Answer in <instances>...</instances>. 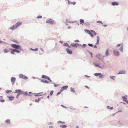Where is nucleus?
<instances>
[{
  "label": "nucleus",
  "mask_w": 128,
  "mask_h": 128,
  "mask_svg": "<svg viewBox=\"0 0 128 128\" xmlns=\"http://www.w3.org/2000/svg\"><path fill=\"white\" fill-rule=\"evenodd\" d=\"M68 88V86H64L61 88L60 90L62 92L64 90H66L67 88Z\"/></svg>",
  "instance_id": "14"
},
{
  "label": "nucleus",
  "mask_w": 128,
  "mask_h": 128,
  "mask_svg": "<svg viewBox=\"0 0 128 128\" xmlns=\"http://www.w3.org/2000/svg\"><path fill=\"white\" fill-rule=\"evenodd\" d=\"M40 81L42 82L45 83L46 84H48L50 83L48 81L46 80H40Z\"/></svg>",
  "instance_id": "17"
},
{
  "label": "nucleus",
  "mask_w": 128,
  "mask_h": 128,
  "mask_svg": "<svg viewBox=\"0 0 128 128\" xmlns=\"http://www.w3.org/2000/svg\"><path fill=\"white\" fill-rule=\"evenodd\" d=\"M22 24V22H18L15 25H13L11 27L9 28V29L12 30H15L20 26Z\"/></svg>",
  "instance_id": "1"
},
{
  "label": "nucleus",
  "mask_w": 128,
  "mask_h": 128,
  "mask_svg": "<svg viewBox=\"0 0 128 128\" xmlns=\"http://www.w3.org/2000/svg\"><path fill=\"white\" fill-rule=\"evenodd\" d=\"M62 121H59L57 122V123L58 124H60L61 123L62 124Z\"/></svg>",
  "instance_id": "45"
},
{
  "label": "nucleus",
  "mask_w": 128,
  "mask_h": 128,
  "mask_svg": "<svg viewBox=\"0 0 128 128\" xmlns=\"http://www.w3.org/2000/svg\"><path fill=\"white\" fill-rule=\"evenodd\" d=\"M93 46V47L94 48H97V46L96 45H94V46Z\"/></svg>",
  "instance_id": "61"
},
{
  "label": "nucleus",
  "mask_w": 128,
  "mask_h": 128,
  "mask_svg": "<svg viewBox=\"0 0 128 128\" xmlns=\"http://www.w3.org/2000/svg\"><path fill=\"white\" fill-rule=\"evenodd\" d=\"M122 46L120 47V48L119 49V50H120L122 52H123V44H122Z\"/></svg>",
  "instance_id": "18"
},
{
  "label": "nucleus",
  "mask_w": 128,
  "mask_h": 128,
  "mask_svg": "<svg viewBox=\"0 0 128 128\" xmlns=\"http://www.w3.org/2000/svg\"><path fill=\"white\" fill-rule=\"evenodd\" d=\"M17 92L20 93V94H23L24 93V92L20 89L16 90H15V92H13V93H17Z\"/></svg>",
  "instance_id": "5"
},
{
  "label": "nucleus",
  "mask_w": 128,
  "mask_h": 128,
  "mask_svg": "<svg viewBox=\"0 0 128 128\" xmlns=\"http://www.w3.org/2000/svg\"><path fill=\"white\" fill-rule=\"evenodd\" d=\"M4 52H5L6 53H7L8 52V50L7 49H5L4 50Z\"/></svg>",
  "instance_id": "41"
},
{
  "label": "nucleus",
  "mask_w": 128,
  "mask_h": 128,
  "mask_svg": "<svg viewBox=\"0 0 128 128\" xmlns=\"http://www.w3.org/2000/svg\"><path fill=\"white\" fill-rule=\"evenodd\" d=\"M85 87L86 88H88V89H89V88H89L88 87V86H85Z\"/></svg>",
  "instance_id": "63"
},
{
  "label": "nucleus",
  "mask_w": 128,
  "mask_h": 128,
  "mask_svg": "<svg viewBox=\"0 0 128 128\" xmlns=\"http://www.w3.org/2000/svg\"><path fill=\"white\" fill-rule=\"evenodd\" d=\"M88 52L90 54L91 57L92 58L93 56H92V52H90L89 51H88Z\"/></svg>",
  "instance_id": "44"
},
{
  "label": "nucleus",
  "mask_w": 128,
  "mask_h": 128,
  "mask_svg": "<svg viewBox=\"0 0 128 128\" xmlns=\"http://www.w3.org/2000/svg\"><path fill=\"white\" fill-rule=\"evenodd\" d=\"M24 94L26 96H32L31 95H29L28 94V92L27 91L24 92Z\"/></svg>",
  "instance_id": "23"
},
{
  "label": "nucleus",
  "mask_w": 128,
  "mask_h": 128,
  "mask_svg": "<svg viewBox=\"0 0 128 128\" xmlns=\"http://www.w3.org/2000/svg\"><path fill=\"white\" fill-rule=\"evenodd\" d=\"M68 44L67 42H66L64 44H63V46H66L67 47Z\"/></svg>",
  "instance_id": "36"
},
{
  "label": "nucleus",
  "mask_w": 128,
  "mask_h": 128,
  "mask_svg": "<svg viewBox=\"0 0 128 128\" xmlns=\"http://www.w3.org/2000/svg\"><path fill=\"white\" fill-rule=\"evenodd\" d=\"M94 32V30H90V32H91L92 33H93Z\"/></svg>",
  "instance_id": "62"
},
{
  "label": "nucleus",
  "mask_w": 128,
  "mask_h": 128,
  "mask_svg": "<svg viewBox=\"0 0 128 128\" xmlns=\"http://www.w3.org/2000/svg\"><path fill=\"white\" fill-rule=\"evenodd\" d=\"M96 57H97L100 60H103V59H102V55L101 54H96Z\"/></svg>",
  "instance_id": "8"
},
{
  "label": "nucleus",
  "mask_w": 128,
  "mask_h": 128,
  "mask_svg": "<svg viewBox=\"0 0 128 128\" xmlns=\"http://www.w3.org/2000/svg\"><path fill=\"white\" fill-rule=\"evenodd\" d=\"M74 42H78L79 40H74Z\"/></svg>",
  "instance_id": "60"
},
{
  "label": "nucleus",
  "mask_w": 128,
  "mask_h": 128,
  "mask_svg": "<svg viewBox=\"0 0 128 128\" xmlns=\"http://www.w3.org/2000/svg\"><path fill=\"white\" fill-rule=\"evenodd\" d=\"M126 71L125 70H122L120 71L118 73V74H125L126 73Z\"/></svg>",
  "instance_id": "11"
},
{
  "label": "nucleus",
  "mask_w": 128,
  "mask_h": 128,
  "mask_svg": "<svg viewBox=\"0 0 128 128\" xmlns=\"http://www.w3.org/2000/svg\"><path fill=\"white\" fill-rule=\"evenodd\" d=\"M88 45L89 46H90L91 47H93V45L92 44H91L88 43Z\"/></svg>",
  "instance_id": "43"
},
{
  "label": "nucleus",
  "mask_w": 128,
  "mask_h": 128,
  "mask_svg": "<svg viewBox=\"0 0 128 128\" xmlns=\"http://www.w3.org/2000/svg\"><path fill=\"white\" fill-rule=\"evenodd\" d=\"M80 45V44H79L78 43L71 44H70L71 46L75 48H76L77 46H79Z\"/></svg>",
  "instance_id": "10"
},
{
  "label": "nucleus",
  "mask_w": 128,
  "mask_h": 128,
  "mask_svg": "<svg viewBox=\"0 0 128 128\" xmlns=\"http://www.w3.org/2000/svg\"><path fill=\"white\" fill-rule=\"evenodd\" d=\"M14 52H16L18 53H19L20 52V51L17 50V49H14Z\"/></svg>",
  "instance_id": "25"
},
{
  "label": "nucleus",
  "mask_w": 128,
  "mask_h": 128,
  "mask_svg": "<svg viewBox=\"0 0 128 128\" xmlns=\"http://www.w3.org/2000/svg\"><path fill=\"white\" fill-rule=\"evenodd\" d=\"M113 109V107H111L110 108H109L110 110H111Z\"/></svg>",
  "instance_id": "64"
},
{
  "label": "nucleus",
  "mask_w": 128,
  "mask_h": 128,
  "mask_svg": "<svg viewBox=\"0 0 128 128\" xmlns=\"http://www.w3.org/2000/svg\"><path fill=\"white\" fill-rule=\"evenodd\" d=\"M109 50L108 49H107L106 50L105 52V54H106V57H107L108 56H110V54L108 52Z\"/></svg>",
  "instance_id": "12"
},
{
  "label": "nucleus",
  "mask_w": 128,
  "mask_h": 128,
  "mask_svg": "<svg viewBox=\"0 0 128 128\" xmlns=\"http://www.w3.org/2000/svg\"><path fill=\"white\" fill-rule=\"evenodd\" d=\"M12 41L13 42H14L16 43L19 44V42L17 40H13Z\"/></svg>",
  "instance_id": "39"
},
{
  "label": "nucleus",
  "mask_w": 128,
  "mask_h": 128,
  "mask_svg": "<svg viewBox=\"0 0 128 128\" xmlns=\"http://www.w3.org/2000/svg\"><path fill=\"white\" fill-rule=\"evenodd\" d=\"M99 44V42L98 41H97L96 42V45Z\"/></svg>",
  "instance_id": "58"
},
{
  "label": "nucleus",
  "mask_w": 128,
  "mask_h": 128,
  "mask_svg": "<svg viewBox=\"0 0 128 128\" xmlns=\"http://www.w3.org/2000/svg\"><path fill=\"white\" fill-rule=\"evenodd\" d=\"M66 23H72V22H70V21H69L68 20L66 19Z\"/></svg>",
  "instance_id": "33"
},
{
  "label": "nucleus",
  "mask_w": 128,
  "mask_h": 128,
  "mask_svg": "<svg viewBox=\"0 0 128 128\" xmlns=\"http://www.w3.org/2000/svg\"><path fill=\"white\" fill-rule=\"evenodd\" d=\"M0 101L1 102H5V100H0Z\"/></svg>",
  "instance_id": "54"
},
{
  "label": "nucleus",
  "mask_w": 128,
  "mask_h": 128,
  "mask_svg": "<svg viewBox=\"0 0 128 128\" xmlns=\"http://www.w3.org/2000/svg\"><path fill=\"white\" fill-rule=\"evenodd\" d=\"M47 77V76H46L43 75H42V78L46 79Z\"/></svg>",
  "instance_id": "30"
},
{
  "label": "nucleus",
  "mask_w": 128,
  "mask_h": 128,
  "mask_svg": "<svg viewBox=\"0 0 128 128\" xmlns=\"http://www.w3.org/2000/svg\"><path fill=\"white\" fill-rule=\"evenodd\" d=\"M42 93V92H41V93H38V94H34V95L35 96H40L42 95V94H41Z\"/></svg>",
  "instance_id": "16"
},
{
  "label": "nucleus",
  "mask_w": 128,
  "mask_h": 128,
  "mask_svg": "<svg viewBox=\"0 0 128 128\" xmlns=\"http://www.w3.org/2000/svg\"><path fill=\"white\" fill-rule=\"evenodd\" d=\"M92 34H94V36H96V34H97V33H96L94 31V32L92 33Z\"/></svg>",
  "instance_id": "51"
},
{
  "label": "nucleus",
  "mask_w": 128,
  "mask_h": 128,
  "mask_svg": "<svg viewBox=\"0 0 128 128\" xmlns=\"http://www.w3.org/2000/svg\"><path fill=\"white\" fill-rule=\"evenodd\" d=\"M89 34L90 36L92 37H93V36H94L93 35L92 33H91V32H90V33Z\"/></svg>",
  "instance_id": "53"
},
{
  "label": "nucleus",
  "mask_w": 128,
  "mask_h": 128,
  "mask_svg": "<svg viewBox=\"0 0 128 128\" xmlns=\"http://www.w3.org/2000/svg\"><path fill=\"white\" fill-rule=\"evenodd\" d=\"M70 109H72V110H76V108H70Z\"/></svg>",
  "instance_id": "59"
},
{
  "label": "nucleus",
  "mask_w": 128,
  "mask_h": 128,
  "mask_svg": "<svg viewBox=\"0 0 128 128\" xmlns=\"http://www.w3.org/2000/svg\"><path fill=\"white\" fill-rule=\"evenodd\" d=\"M14 52L13 50V51H11V53L12 54H14Z\"/></svg>",
  "instance_id": "55"
},
{
  "label": "nucleus",
  "mask_w": 128,
  "mask_h": 128,
  "mask_svg": "<svg viewBox=\"0 0 128 128\" xmlns=\"http://www.w3.org/2000/svg\"><path fill=\"white\" fill-rule=\"evenodd\" d=\"M112 5L113 6H118L119 4L118 2H112Z\"/></svg>",
  "instance_id": "13"
},
{
  "label": "nucleus",
  "mask_w": 128,
  "mask_h": 128,
  "mask_svg": "<svg viewBox=\"0 0 128 128\" xmlns=\"http://www.w3.org/2000/svg\"><path fill=\"white\" fill-rule=\"evenodd\" d=\"M40 100V98H38V99H36L35 100V102H38Z\"/></svg>",
  "instance_id": "27"
},
{
  "label": "nucleus",
  "mask_w": 128,
  "mask_h": 128,
  "mask_svg": "<svg viewBox=\"0 0 128 128\" xmlns=\"http://www.w3.org/2000/svg\"><path fill=\"white\" fill-rule=\"evenodd\" d=\"M94 64L96 66H97L98 67L99 66V65L98 64Z\"/></svg>",
  "instance_id": "49"
},
{
  "label": "nucleus",
  "mask_w": 128,
  "mask_h": 128,
  "mask_svg": "<svg viewBox=\"0 0 128 128\" xmlns=\"http://www.w3.org/2000/svg\"><path fill=\"white\" fill-rule=\"evenodd\" d=\"M46 79H47V80H50V78L49 77H48V76L47 77Z\"/></svg>",
  "instance_id": "56"
},
{
  "label": "nucleus",
  "mask_w": 128,
  "mask_h": 128,
  "mask_svg": "<svg viewBox=\"0 0 128 128\" xmlns=\"http://www.w3.org/2000/svg\"><path fill=\"white\" fill-rule=\"evenodd\" d=\"M80 24L84 23V20L82 19H80Z\"/></svg>",
  "instance_id": "24"
},
{
  "label": "nucleus",
  "mask_w": 128,
  "mask_h": 128,
  "mask_svg": "<svg viewBox=\"0 0 128 128\" xmlns=\"http://www.w3.org/2000/svg\"><path fill=\"white\" fill-rule=\"evenodd\" d=\"M81 46L83 48H85L86 46V45L85 44H84L82 45H81Z\"/></svg>",
  "instance_id": "32"
},
{
  "label": "nucleus",
  "mask_w": 128,
  "mask_h": 128,
  "mask_svg": "<svg viewBox=\"0 0 128 128\" xmlns=\"http://www.w3.org/2000/svg\"><path fill=\"white\" fill-rule=\"evenodd\" d=\"M110 77L112 79L114 80V78H115L116 76H110Z\"/></svg>",
  "instance_id": "35"
},
{
  "label": "nucleus",
  "mask_w": 128,
  "mask_h": 128,
  "mask_svg": "<svg viewBox=\"0 0 128 128\" xmlns=\"http://www.w3.org/2000/svg\"><path fill=\"white\" fill-rule=\"evenodd\" d=\"M6 92L8 94L10 92H12V90H6Z\"/></svg>",
  "instance_id": "34"
},
{
  "label": "nucleus",
  "mask_w": 128,
  "mask_h": 128,
  "mask_svg": "<svg viewBox=\"0 0 128 128\" xmlns=\"http://www.w3.org/2000/svg\"><path fill=\"white\" fill-rule=\"evenodd\" d=\"M46 23L51 24H54V21L53 20L50 18L46 20Z\"/></svg>",
  "instance_id": "3"
},
{
  "label": "nucleus",
  "mask_w": 128,
  "mask_h": 128,
  "mask_svg": "<svg viewBox=\"0 0 128 128\" xmlns=\"http://www.w3.org/2000/svg\"><path fill=\"white\" fill-rule=\"evenodd\" d=\"M30 50H34V51H38V48H35V49H33L32 48H30Z\"/></svg>",
  "instance_id": "29"
},
{
  "label": "nucleus",
  "mask_w": 128,
  "mask_h": 128,
  "mask_svg": "<svg viewBox=\"0 0 128 128\" xmlns=\"http://www.w3.org/2000/svg\"><path fill=\"white\" fill-rule=\"evenodd\" d=\"M16 80V78L14 77H12L10 79V80L12 84L13 85L15 83Z\"/></svg>",
  "instance_id": "7"
},
{
  "label": "nucleus",
  "mask_w": 128,
  "mask_h": 128,
  "mask_svg": "<svg viewBox=\"0 0 128 128\" xmlns=\"http://www.w3.org/2000/svg\"><path fill=\"white\" fill-rule=\"evenodd\" d=\"M121 44H118L117 45V47H119L120 46H121Z\"/></svg>",
  "instance_id": "57"
},
{
  "label": "nucleus",
  "mask_w": 128,
  "mask_h": 128,
  "mask_svg": "<svg viewBox=\"0 0 128 128\" xmlns=\"http://www.w3.org/2000/svg\"><path fill=\"white\" fill-rule=\"evenodd\" d=\"M97 41L99 42L100 38L98 36H97Z\"/></svg>",
  "instance_id": "48"
},
{
  "label": "nucleus",
  "mask_w": 128,
  "mask_h": 128,
  "mask_svg": "<svg viewBox=\"0 0 128 128\" xmlns=\"http://www.w3.org/2000/svg\"><path fill=\"white\" fill-rule=\"evenodd\" d=\"M101 74L100 73H95L94 74V75L96 76H100V75H101Z\"/></svg>",
  "instance_id": "21"
},
{
  "label": "nucleus",
  "mask_w": 128,
  "mask_h": 128,
  "mask_svg": "<svg viewBox=\"0 0 128 128\" xmlns=\"http://www.w3.org/2000/svg\"><path fill=\"white\" fill-rule=\"evenodd\" d=\"M17 93L18 94L17 95L16 98H18L19 96L20 95V93H18V92H17V93Z\"/></svg>",
  "instance_id": "31"
},
{
  "label": "nucleus",
  "mask_w": 128,
  "mask_h": 128,
  "mask_svg": "<svg viewBox=\"0 0 128 128\" xmlns=\"http://www.w3.org/2000/svg\"><path fill=\"white\" fill-rule=\"evenodd\" d=\"M6 123L8 124V123H10V120H9L8 119L6 121Z\"/></svg>",
  "instance_id": "37"
},
{
  "label": "nucleus",
  "mask_w": 128,
  "mask_h": 128,
  "mask_svg": "<svg viewBox=\"0 0 128 128\" xmlns=\"http://www.w3.org/2000/svg\"><path fill=\"white\" fill-rule=\"evenodd\" d=\"M84 31L88 34H89L90 33V32L89 30H87L85 29L84 30Z\"/></svg>",
  "instance_id": "28"
},
{
  "label": "nucleus",
  "mask_w": 128,
  "mask_h": 128,
  "mask_svg": "<svg viewBox=\"0 0 128 128\" xmlns=\"http://www.w3.org/2000/svg\"><path fill=\"white\" fill-rule=\"evenodd\" d=\"M42 17V16L39 15L37 16L36 17L37 18H41Z\"/></svg>",
  "instance_id": "40"
},
{
  "label": "nucleus",
  "mask_w": 128,
  "mask_h": 128,
  "mask_svg": "<svg viewBox=\"0 0 128 128\" xmlns=\"http://www.w3.org/2000/svg\"><path fill=\"white\" fill-rule=\"evenodd\" d=\"M66 51L67 53L69 54H71L72 53V50L69 48H66Z\"/></svg>",
  "instance_id": "9"
},
{
  "label": "nucleus",
  "mask_w": 128,
  "mask_h": 128,
  "mask_svg": "<svg viewBox=\"0 0 128 128\" xmlns=\"http://www.w3.org/2000/svg\"><path fill=\"white\" fill-rule=\"evenodd\" d=\"M122 98L123 100L125 102H126L127 100V98L125 96H123L122 97Z\"/></svg>",
  "instance_id": "22"
},
{
  "label": "nucleus",
  "mask_w": 128,
  "mask_h": 128,
  "mask_svg": "<svg viewBox=\"0 0 128 128\" xmlns=\"http://www.w3.org/2000/svg\"><path fill=\"white\" fill-rule=\"evenodd\" d=\"M11 46L12 48L17 49H21L22 48L21 46L20 45L16 44H12Z\"/></svg>",
  "instance_id": "2"
},
{
  "label": "nucleus",
  "mask_w": 128,
  "mask_h": 128,
  "mask_svg": "<svg viewBox=\"0 0 128 128\" xmlns=\"http://www.w3.org/2000/svg\"><path fill=\"white\" fill-rule=\"evenodd\" d=\"M113 52L114 55L116 56H118L120 54L118 50H114Z\"/></svg>",
  "instance_id": "6"
},
{
  "label": "nucleus",
  "mask_w": 128,
  "mask_h": 128,
  "mask_svg": "<svg viewBox=\"0 0 128 128\" xmlns=\"http://www.w3.org/2000/svg\"><path fill=\"white\" fill-rule=\"evenodd\" d=\"M61 106L64 108H67L66 107L62 104L61 105Z\"/></svg>",
  "instance_id": "52"
},
{
  "label": "nucleus",
  "mask_w": 128,
  "mask_h": 128,
  "mask_svg": "<svg viewBox=\"0 0 128 128\" xmlns=\"http://www.w3.org/2000/svg\"><path fill=\"white\" fill-rule=\"evenodd\" d=\"M19 76L20 78H22L25 80H27L28 78L27 77L22 74H20Z\"/></svg>",
  "instance_id": "4"
},
{
  "label": "nucleus",
  "mask_w": 128,
  "mask_h": 128,
  "mask_svg": "<svg viewBox=\"0 0 128 128\" xmlns=\"http://www.w3.org/2000/svg\"><path fill=\"white\" fill-rule=\"evenodd\" d=\"M54 92V91H53V90L51 91L50 92V96H52Z\"/></svg>",
  "instance_id": "38"
},
{
  "label": "nucleus",
  "mask_w": 128,
  "mask_h": 128,
  "mask_svg": "<svg viewBox=\"0 0 128 128\" xmlns=\"http://www.w3.org/2000/svg\"><path fill=\"white\" fill-rule=\"evenodd\" d=\"M70 91L71 92H73L74 93H75V90L74 88H72L71 87L70 88Z\"/></svg>",
  "instance_id": "20"
},
{
  "label": "nucleus",
  "mask_w": 128,
  "mask_h": 128,
  "mask_svg": "<svg viewBox=\"0 0 128 128\" xmlns=\"http://www.w3.org/2000/svg\"><path fill=\"white\" fill-rule=\"evenodd\" d=\"M62 92V91H61V90H60V91L56 95L58 96Z\"/></svg>",
  "instance_id": "47"
},
{
  "label": "nucleus",
  "mask_w": 128,
  "mask_h": 128,
  "mask_svg": "<svg viewBox=\"0 0 128 128\" xmlns=\"http://www.w3.org/2000/svg\"><path fill=\"white\" fill-rule=\"evenodd\" d=\"M60 128H66L67 127V126L65 125H61L60 126Z\"/></svg>",
  "instance_id": "26"
},
{
  "label": "nucleus",
  "mask_w": 128,
  "mask_h": 128,
  "mask_svg": "<svg viewBox=\"0 0 128 128\" xmlns=\"http://www.w3.org/2000/svg\"><path fill=\"white\" fill-rule=\"evenodd\" d=\"M96 22L97 23H101L102 24H103L102 22L100 20Z\"/></svg>",
  "instance_id": "42"
},
{
  "label": "nucleus",
  "mask_w": 128,
  "mask_h": 128,
  "mask_svg": "<svg viewBox=\"0 0 128 128\" xmlns=\"http://www.w3.org/2000/svg\"><path fill=\"white\" fill-rule=\"evenodd\" d=\"M29 94H30L29 95H32H32L34 94L32 93L31 92H29Z\"/></svg>",
  "instance_id": "50"
},
{
  "label": "nucleus",
  "mask_w": 128,
  "mask_h": 128,
  "mask_svg": "<svg viewBox=\"0 0 128 128\" xmlns=\"http://www.w3.org/2000/svg\"><path fill=\"white\" fill-rule=\"evenodd\" d=\"M8 97L9 98V100H10L11 101L13 100H14V97L13 96H12L10 97V96H8Z\"/></svg>",
  "instance_id": "19"
},
{
  "label": "nucleus",
  "mask_w": 128,
  "mask_h": 128,
  "mask_svg": "<svg viewBox=\"0 0 128 128\" xmlns=\"http://www.w3.org/2000/svg\"><path fill=\"white\" fill-rule=\"evenodd\" d=\"M67 1L68 2V4H73V5H75L76 4L75 2H70L69 0H68Z\"/></svg>",
  "instance_id": "15"
},
{
  "label": "nucleus",
  "mask_w": 128,
  "mask_h": 128,
  "mask_svg": "<svg viewBox=\"0 0 128 128\" xmlns=\"http://www.w3.org/2000/svg\"><path fill=\"white\" fill-rule=\"evenodd\" d=\"M99 78H102L103 77V76H104V75L102 74H101V75H100V76H99Z\"/></svg>",
  "instance_id": "46"
}]
</instances>
